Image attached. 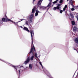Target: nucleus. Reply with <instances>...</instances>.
Returning a JSON list of instances; mask_svg holds the SVG:
<instances>
[{"label":"nucleus","instance_id":"1","mask_svg":"<svg viewBox=\"0 0 78 78\" xmlns=\"http://www.w3.org/2000/svg\"><path fill=\"white\" fill-rule=\"evenodd\" d=\"M24 30L27 31L28 33H30L31 37V39H32V44H31V49H30V51L29 53H31L32 52V55L33 56L31 57L30 58V59L33 61L34 59V51H36V49L35 48V47L34 46V44H33V36H34V30H32L31 29L30 30H28V29L27 27H24Z\"/></svg>","mask_w":78,"mask_h":78},{"label":"nucleus","instance_id":"2","mask_svg":"<svg viewBox=\"0 0 78 78\" xmlns=\"http://www.w3.org/2000/svg\"><path fill=\"white\" fill-rule=\"evenodd\" d=\"M7 22L8 21H9L10 22H12V21L11 20V19H8L6 16V14H5V16H4V18H2L1 22L2 23L4 22Z\"/></svg>","mask_w":78,"mask_h":78},{"label":"nucleus","instance_id":"3","mask_svg":"<svg viewBox=\"0 0 78 78\" xmlns=\"http://www.w3.org/2000/svg\"><path fill=\"white\" fill-rule=\"evenodd\" d=\"M61 6V5L59 4L58 5L57 7L53 8L52 9L53 10H54V11H55L56 9H59Z\"/></svg>","mask_w":78,"mask_h":78},{"label":"nucleus","instance_id":"4","mask_svg":"<svg viewBox=\"0 0 78 78\" xmlns=\"http://www.w3.org/2000/svg\"><path fill=\"white\" fill-rule=\"evenodd\" d=\"M30 57H28L26 59V61L24 62V64H25V65H27V64L30 62Z\"/></svg>","mask_w":78,"mask_h":78},{"label":"nucleus","instance_id":"5","mask_svg":"<svg viewBox=\"0 0 78 78\" xmlns=\"http://www.w3.org/2000/svg\"><path fill=\"white\" fill-rule=\"evenodd\" d=\"M34 16V14H32L31 15H30L29 16V17H30V23H31L32 22V20L33 19V16Z\"/></svg>","mask_w":78,"mask_h":78},{"label":"nucleus","instance_id":"6","mask_svg":"<svg viewBox=\"0 0 78 78\" xmlns=\"http://www.w3.org/2000/svg\"><path fill=\"white\" fill-rule=\"evenodd\" d=\"M42 1H43V0H39L38 1V3L37 4V5L38 6H41V3H42Z\"/></svg>","mask_w":78,"mask_h":78},{"label":"nucleus","instance_id":"7","mask_svg":"<svg viewBox=\"0 0 78 78\" xmlns=\"http://www.w3.org/2000/svg\"><path fill=\"white\" fill-rule=\"evenodd\" d=\"M78 29L77 27H74L73 29V31L74 32H76V31H78Z\"/></svg>","mask_w":78,"mask_h":78},{"label":"nucleus","instance_id":"8","mask_svg":"<svg viewBox=\"0 0 78 78\" xmlns=\"http://www.w3.org/2000/svg\"><path fill=\"white\" fill-rule=\"evenodd\" d=\"M36 11V7L34 6V8L32 9L31 14H33L34 13V12Z\"/></svg>","mask_w":78,"mask_h":78},{"label":"nucleus","instance_id":"9","mask_svg":"<svg viewBox=\"0 0 78 78\" xmlns=\"http://www.w3.org/2000/svg\"><path fill=\"white\" fill-rule=\"evenodd\" d=\"M70 16L71 17V19H73L74 18V16H73V14L70 13Z\"/></svg>","mask_w":78,"mask_h":78},{"label":"nucleus","instance_id":"10","mask_svg":"<svg viewBox=\"0 0 78 78\" xmlns=\"http://www.w3.org/2000/svg\"><path fill=\"white\" fill-rule=\"evenodd\" d=\"M73 1H70V4L72 6H74L73 5Z\"/></svg>","mask_w":78,"mask_h":78},{"label":"nucleus","instance_id":"11","mask_svg":"<svg viewBox=\"0 0 78 78\" xmlns=\"http://www.w3.org/2000/svg\"><path fill=\"white\" fill-rule=\"evenodd\" d=\"M40 8H41V9H46V8H47V7H44V6H41L40 7Z\"/></svg>","mask_w":78,"mask_h":78},{"label":"nucleus","instance_id":"12","mask_svg":"<svg viewBox=\"0 0 78 78\" xmlns=\"http://www.w3.org/2000/svg\"><path fill=\"white\" fill-rule=\"evenodd\" d=\"M74 41L76 43H78V39L77 38H76L74 40Z\"/></svg>","mask_w":78,"mask_h":78},{"label":"nucleus","instance_id":"13","mask_svg":"<svg viewBox=\"0 0 78 78\" xmlns=\"http://www.w3.org/2000/svg\"><path fill=\"white\" fill-rule=\"evenodd\" d=\"M29 68H30V69H32V68L33 67L32 66V65L31 64H30L29 65Z\"/></svg>","mask_w":78,"mask_h":78},{"label":"nucleus","instance_id":"14","mask_svg":"<svg viewBox=\"0 0 78 78\" xmlns=\"http://www.w3.org/2000/svg\"><path fill=\"white\" fill-rule=\"evenodd\" d=\"M72 24L73 25H74L75 24V21H73L71 22Z\"/></svg>","mask_w":78,"mask_h":78},{"label":"nucleus","instance_id":"15","mask_svg":"<svg viewBox=\"0 0 78 78\" xmlns=\"http://www.w3.org/2000/svg\"><path fill=\"white\" fill-rule=\"evenodd\" d=\"M38 16V12L37 11H36V12L35 13V16Z\"/></svg>","mask_w":78,"mask_h":78},{"label":"nucleus","instance_id":"16","mask_svg":"<svg viewBox=\"0 0 78 78\" xmlns=\"http://www.w3.org/2000/svg\"><path fill=\"white\" fill-rule=\"evenodd\" d=\"M34 56L35 58H38V57H37V53H35L34 54Z\"/></svg>","mask_w":78,"mask_h":78},{"label":"nucleus","instance_id":"17","mask_svg":"<svg viewBox=\"0 0 78 78\" xmlns=\"http://www.w3.org/2000/svg\"><path fill=\"white\" fill-rule=\"evenodd\" d=\"M51 2H50L49 3L48 5V6H47V7H46V8H47V7H48L49 6H50V5H51Z\"/></svg>","mask_w":78,"mask_h":78},{"label":"nucleus","instance_id":"18","mask_svg":"<svg viewBox=\"0 0 78 78\" xmlns=\"http://www.w3.org/2000/svg\"><path fill=\"white\" fill-rule=\"evenodd\" d=\"M57 2H58V1H57V0L53 2V4H55V3H57Z\"/></svg>","mask_w":78,"mask_h":78},{"label":"nucleus","instance_id":"19","mask_svg":"<svg viewBox=\"0 0 78 78\" xmlns=\"http://www.w3.org/2000/svg\"><path fill=\"white\" fill-rule=\"evenodd\" d=\"M72 19H71V18H69V20H70L71 21V22L73 21H74L73 20H74V19H73V18H72Z\"/></svg>","mask_w":78,"mask_h":78},{"label":"nucleus","instance_id":"20","mask_svg":"<svg viewBox=\"0 0 78 78\" xmlns=\"http://www.w3.org/2000/svg\"><path fill=\"white\" fill-rule=\"evenodd\" d=\"M28 21H26V25H28Z\"/></svg>","mask_w":78,"mask_h":78},{"label":"nucleus","instance_id":"21","mask_svg":"<svg viewBox=\"0 0 78 78\" xmlns=\"http://www.w3.org/2000/svg\"><path fill=\"white\" fill-rule=\"evenodd\" d=\"M63 2V0H60V2H59V3H62Z\"/></svg>","mask_w":78,"mask_h":78},{"label":"nucleus","instance_id":"22","mask_svg":"<svg viewBox=\"0 0 78 78\" xmlns=\"http://www.w3.org/2000/svg\"><path fill=\"white\" fill-rule=\"evenodd\" d=\"M19 77L20 76V70H19Z\"/></svg>","mask_w":78,"mask_h":78},{"label":"nucleus","instance_id":"23","mask_svg":"<svg viewBox=\"0 0 78 78\" xmlns=\"http://www.w3.org/2000/svg\"><path fill=\"white\" fill-rule=\"evenodd\" d=\"M13 23L14 24H15V25H17V23H16L15 22H13Z\"/></svg>","mask_w":78,"mask_h":78},{"label":"nucleus","instance_id":"24","mask_svg":"<svg viewBox=\"0 0 78 78\" xmlns=\"http://www.w3.org/2000/svg\"><path fill=\"white\" fill-rule=\"evenodd\" d=\"M71 11H75V9L73 8H72L71 9Z\"/></svg>","mask_w":78,"mask_h":78},{"label":"nucleus","instance_id":"25","mask_svg":"<svg viewBox=\"0 0 78 78\" xmlns=\"http://www.w3.org/2000/svg\"><path fill=\"white\" fill-rule=\"evenodd\" d=\"M13 67H14L15 69H16V70H17V68H16V66H13Z\"/></svg>","mask_w":78,"mask_h":78},{"label":"nucleus","instance_id":"26","mask_svg":"<svg viewBox=\"0 0 78 78\" xmlns=\"http://www.w3.org/2000/svg\"><path fill=\"white\" fill-rule=\"evenodd\" d=\"M62 12H63V11L60 10V13L62 14Z\"/></svg>","mask_w":78,"mask_h":78},{"label":"nucleus","instance_id":"27","mask_svg":"<svg viewBox=\"0 0 78 78\" xmlns=\"http://www.w3.org/2000/svg\"><path fill=\"white\" fill-rule=\"evenodd\" d=\"M76 18L77 19V20L78 21V15H77L76 16Z\"/></svg>","mask_w":78,"mask_h":78},{"label":"nucleus","instance_id":"28","mask_svg":"<svg viewBox=\"0 0 78 78\" xmlns=\"http://www.w3.org/2000/svg\"><path fill=\"white\" fill-rule=\"evenodd\" d=\"M67 5H65V7L64 8H67Z\"/></svg>","mask_w":78,"mask_h":78},{"label":"nucleus","instance_id":"29","mask_svg":"<svg viewBox=\"0 0 78 78\" xmlns=\"http://www.w3.org/2000/svg\"><path fill=\"white\" fill-rule=\"evenodd\" d=\"M21 20V21L18 22H18H21V21H22V20H25V19H21V20Z\"/></svg>","mask_w":78,"mask_h":78},{"label":"nucleus","instance_id":"30","mask_svg":"<svg viewBox=\"0 0 78 78\" xmlns=\"http://www.w3.org/2000/svg\"><path fill=\"white\" fill-rule=\"evenodd\" d=\"M36 11L38 12V13H40V12L39 11V10L37 9Z\"/></svg>","mask_w":78,"mask_h":78},{"label":"nucleus","instance_id":"31","mask_svg":"<svg viewBox=\"0 0 78 78\" xmlns=\"http://www.w3.org/2000/svg\"><path fill=\"white\" fill-rule=\"evenodd\" d=\"M66 8H65L64 7L63 8V11H65L66 10Z\"/></svg>","mask_w":78,"mask_h":78},{"label":"nucleus","instance_id":"32","mask_svg":"<svg viewBox=\"0 0 78 78\" xmlns=\"http://www.w3.org/2000/svg\"><path fill=\"white\" fill-rule=\"evenodd\" d=\"M40 64L41 65V66L42 67V63H41V62L40 63Z\"/></svg>","mask_w":78,"mask_h":78},{"label":"nucleus","instance_id":"33","mask_svg":"<svg viewBox=\"0 0 78 78\" xmlns=\"http://www.w3.org/2000/svg\"><path fill=\"white\" fill-rule=\"evenodd\" d=\"M20 68L21 67H23V66H20Z\"/></svg>","mask_w":78,"mask_h":78},{"label":"nucleus","instance_id":"34","mask_svg":"<svg viewBox=\"0 0 78 78\" xmlns=\"http://www.w3.org/2000/svg\"><path fill=\"white\" fill-rule=\"evenodd\" d=\"M1 24H2V23H1V21H0V25H1Z\"/></svg>","mask_w":78,"mask_h":78},{"label":"nucleus","instance_id":"35","mask_svg":"<svg viewBox=\"0 0 78 78\" xmlns=\"http://www.w3.org/2000/svg\"><path fill=\"white\" fill-rule=\"evenodd\" d=\"M74 50H76V51L77 50L76 49H75V48H74Z\"/></svg>","mask_w":78,"mask_h":78},{"label":"nucleus","instance_id":"36","mask_svg":"<svg viewBox=\"0 0 78 78\" xmlns=\"http://www.w3.org/2000/svg\"><path fill=\"white\" fill-rule=\"evenodd\" d=\"M35 1H36V0H33L34 2H35Z\"/></svg>","mask_w":78,"mask_h":78},{"label":"nucleus","instance_id":"37","mask_svg":"<svg viewBox=\"0 0 78 78\" xmlns=\"http://www.w3.org/2000/svg\"><path fill=\"white\" fill-rule=\"evenodd\" d=\"M20 27H21V28H22V27L20 26Z\"/></svg>","mask_w":78,"mask_h":78},{"label":"nucleus","instance_id":"38","mask_svg":"<svg viewBox=\"0 0 78 78\" xmlns=\"http://www.w3.org/2000/svg\"><path fill=\"white\" fill-rule=\"evenodd\" d=\"M69 1V0H67V2H68Z\"/></svg>","mask_w":78,"mask_h":78},{"label":"nucleus","instance_id":"39","mask_svg":"<svg viewBox=\"0 0 78 78\" xmlns=\"http://www.w3.org/2000/svg\"><path fill=\"white\" fill-rule=\"evenodd\" d=\"M73 0H70V1H72Z\"/></svg>","mask_w":78,"mask_h":78},{"label":"nucleus","instance_id":"40","mask_svg":"<svg viewBox=\"0 0 78 78\" xmlns=\"http://www.w3.org/2000/svg\"><path fill=\"white\" fill-rule=\"evenodd\" d=\"M57 1H58L59 0H57Z\"/></svg>","mask_w":78,"mask_h":78},{"label":"nucleus","instance_id":"41","mask_svg":"<svg viewBox=\"0 0 78 78\" xmlns=\"http://www.w3.org/2000/svg\"><path fill=\"white\" fill-rule=\"evenodd\" d=\"M69 1L70 2V0H69Z\"/></svg>","mask_w":78,"mask_h":78}]
</instances>
